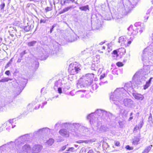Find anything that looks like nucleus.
<instances>
[{
  "instance_id": "nucleus-47",
  "label": "nucleus",
  "mask_w": 153,
  "mask_h": 153,
  "mask_svg": "<svg viewBox=\"0 0 153 153\" xmlns=\"http://www.w3.org/2000/svg\"><path fill=\"white\" fill-rule=\"evenodd\" d=\"M52 10V8L51 7H47L45 9V10H46V12H48L49 11H50Z\"/></svg>"
},
{
  "instance_id": "nucleus-41",
  "label": "nucleus",
  "mask_w": 153,
  "mask_h": 153,
  "mask_svg": "<svg viewBox=\"0 0 153 153\" xmlns=\"http://www.w3.org/2000/svg\"><path fill=\"white\" fill-rule=\"evenodd\" d=\"M16 139L15 140V145L16 146H19V145H20L21 144H23L22 143H21V141H19L17 143L16 142Z\"/></svg>"
},
{
  "instance_id": "nucleus-52",
  "label": "nucleus",
  "mask_w": 153,
  "mask_h": 153,
  "mask_svg": "<svg viewBox=\"0 0 153 153\" xmlns=\"http://www.w3.org/2000/svg\"><path fill=\"white\" fill-rule=\"evenodd\" d=\"M92 88L94 90V89L96 90L97 88V85L95 84L93 85L92 86Z\"/></svg>"
},
{
  "instance_id": "nucleus-11",
  "label": "nucleus",
  "mask_w": 153,
  "mask_h": 153,
  "mask_svg": "<svg viewBox=\"0 0 153 153\" xmlns=\"http://www.w3.org/2000/svg\"><path fill=\"white\" fill-rule=\"evenodd\" d=\"M92 82L93 79L91 78H90L85 81L84 84L83 85H81L80 83L78 84L77 87L78 88H79V86L82 88V87H84L86 86L90 85L92 84Z\"/></svg>"
},
{
  "instance_id": "nucleus-14",
  "label": "nucleus",
  "mask_w": 153,
  "mask_h": 153,
  "mask_svg": "<svg viewBox=\"0 0 153 153\" xmlns=\"http://www.w3.org/2000/svg\"><path fill=\"white\" fill-rule=\"evenodd\" d=\"M88 129L87 128L85 127L82 126L80 128V129L79 130V133H77V134H79V136L80 135L84 136L85 135V133L88 132Z\"/></svg>"
},
{
  "instance_id": "nucleus-44",
  "label": "nucleus",
  "mask_w": 153,
  "mask_h": 153,
  "mask_svg": "<svg viewBox=\"0 0 153 153\" xmlns=\"http://www.w3.org/2000/svg\"><path fill=\"white\" fill-rule=\"evenodd\" d=\"M26 53V51H24L20 53L21 58H22L24 55Z\"/></svg>"
},
{
  "instance_id": "nucleus-35",
  "label": "nucleus",
  "mask_w": 153,
  "mask_h": 153,
  "mask_svg": "<svg viewBox=\"0 0 153 153\" xmlns=\"http://www.w3.org/2000/svg\"><path fill=\"white\" fill-rule=\"evenodd\" d=\"M5 5V3L3 1H1L0 2V9L1 10H3Z\"/></svg>"
},
{
  "instance_id": "nucleus-8",
  "label": "nucleus",
  "mask_w": 153,
  "mask_h": 153,
  "mask_svg": "<svg viewBox=\"0 0 153 153\" xmlns=\"http://www.w3.org/2000/svg\"><path fill=\"white\" fill-rule=\"evenodd\" d=\"M148 48H145L143 50L142 55V60L144 62V65L145 64V63L148 62L149 60V55L148 53L149 52L148 51Z\"/></svg>"
},
{
  "instance_id": "nucleus-50",
  "label": "nucleus",
  "mask_w": 153,
  "mask_h": 153,
  "mask_svg": "<svg viewBox=\"0 0 153 153\" xmlns=\"http://www.w3.org/2000/svg\"><path fill=\"white\" fill-rule=\"evenodd\" d=\"M55 25H53L52 26L51 28L50 29V32L51 33L53 31V28L55 27Z\"/></svg>"
},
{
  "instance_id": "nucleus-33",
  "label": "nucleus",
  "mask_w": 153,
  "mask_h": 153,
  "mask_svg": "<svg viewBox=\"0 0 153 153\" xmlns=\"http://www.w3.org/2000/svg\"><path fill=\"white\" fill-rule=\"evenodd\" d=\"M33 27V26L32 27H31V26H29L28 25L27 26H25L24 27V30L25 31L27 32L29 31L30 29L32 28Z\"/></svg>"
},
{
  "instance_id": "nucleus-55",
  "label": "nucleus",
  "mask_w": 153,
  "mask_h": 153,
  "mask_svg": "<svg viewBox=\"0 0 153 153\" xmlns=\"http://www.w3.org/2000/svg\"><path fill=\"white\" fill-rule=\"evenodd\" d=\"M140 129L139 128H138V126H136L134 127V128L133 131L134 132V131H137V129Z\"/></svg>"
},
{
  "instance_id": "nucleus-25",
  "label": "nucleus",
  "mask_w": 153,
  "mask_h": 153,
  "mask_svg": "<svg viewBox=\"0 0 153 153\" xmlns=\"http://www.w3.org/2000/svg\"><path fill=\"white\" fill-rule=\"evenodd\" d=\"M73 6H71L65 8L60 12L59 13L60 14H62L68 11L70 9L72 8Z\"/></svg>"
},
{
  "instance_id": "nucleus-38",
  "label": "nucleus",
  "mask_w": 153,
  "mask_h": 153,
  "mask_svg": "<svg viewBox=\"0 0 153 153\" xmlns=\"http://www.w3.org/2000/svg\"><path fill=\"white\" fill-rule=\"evenodd\" d=\"M13 58H12L10 61L8 62V63L5 66V68L8 67L11 64L12 62L13 61Z\"/></svg>"
},
{
  "instance_id": "nucleus-51",
  "label": "nucleus",
  "mask_w": 153,
  "mask_h": 153,
  "mask_svg": "<svg viewBox=\"0 0 153 153\" xmlns=\"http://www.w3.org/2000/svg\"><path fill=\"white\" fill-rule=\"evenodd\" d=\"M5 74L8 76H9L10 74V71L9 70L6 71L5 72Z\"/></svg>"
},
{
  "instance_id": "nucleus-27",
  "label": "nucleus",
  "mask_w": 153,
  "mask_h": 153,
  "mask_svg": "<svg viewBox=\"0 0 153 153\" xmlns=\"http://www.w3.org/2000/svg\"><path fill=\"white\" fill-rule=\"evenodd\" d=\"M37 43V42L35 41H33L29 42L27 43V45L29 47H33L35 46Z\"/></svg>"
},
{
  "instance_id": "nucleus-34",
  "label": "nucleus",
  "mask_w": 153,
  "mask_h": 153,
  "mask_svg": "<svg viewBox=\"0 0 153 153\" xmlns=\"http://www.w3.org/2000/svg\"><path fill=\"white\" fill-rule=\"evenodd\" d=\"M54 141V140L53 139H50L48 140L47 141V143L49 145L51 146L53 144Z\"/></svg>"
},
{
  "instance_id": "nucleus-57",
  "label": "nucleus",
  "mask_w": 153,
  "mask_h": 153,
  "mask_svg": "<svg viewBox=\"0 0 153 153\" xmlns=\"http://www.w3.org/2000/svg\"><path fill=\"white\" fill-rule=\"evenodd\" d=\"M68 144L67 145H65V146H63L62 148V150H65L66 149V146H68Z\"/></svg>"
},
{
  "instance_id": "nucleus-19",
  "label": "nucleus",
  "mask_w": 153,
  "mask_h": 153,
  "mask_svg": "<svg viewBox=\"0 0 153 153\" xmlns=\"http://www.w3.org/2000/svg\"><path fill=\"white\" fill-rule=\"evenodd\" d=\"M77 38H79V37L76 35L73 34L68 36V40L70 42H72L77 40Z\"/></svg>"
},
{
  "instance_id": "nucleus-40",
  "label": "nucleus",
  "mask_w": 153,
  "mask_h": 153,
  "mask_svg": "<svg viewBox=\"0 0 153 153\" xmlns=\"http://www.w3.org/2000/svg\"><path fill=\"white\" fill-rule=\"evenodd\" d=\"M74 149V147L69 148V149L67 150V151L68 152H65V153H69V152H68V151L73 152Z\"/></svg>"
},
{
  "instance_id": "nucleus-53",
  "label": "nucleus",
  "mask_w": 153,
  "mask_h": 153,
  "mask_svg": "<svg viewBox=\"0 0 153 153\" xmlns=\"http://www.w3.org/2000/svg\"><path fill=\"white\" fill-rule=\"evenodd\" d=\"M58 91L59 93H62V88H59L58 89Z\"/></svg>"
},
{
  "instance_id": "nucleus-24",
  "label": "nucleus",
  "mask_w": 153,
  "mask_h": 153,
  "mask_svg": "<svg viewBox=\"0 0 153 153\" xmlns=\"http://www.w3.org/2000/svg\"><path fill=\"white\" fill-rule=\"evenodd\" d=\"M152 79V77H151L149 80L148 81L146 82V84L144 85L143 88L144 89H146L149 86L151 81Z\"/></svg>"
},
{
  "instance_id": "nucleus-56",
  "label": "nucleus",
  "mask_w": 153,
  "mask_h": 153,
  "mask_svg": "<svg viewBox=\"0 0 153 153\" xmlns=\"http://www.w3.org/2000/svg\"><path fill=\"white\" fill-rule=\"evenodd\" d=\"M111 45H112V44L111 43L108 44V45H107L108 48L109 49L111 50Z\"/></svg>"
},
{
  "instance_id": "nucleus-49",
  "label": "nucleus",
  "mask_w": 153,
  "mask_h": 153,
  "mask_svg": "<svg viewBox=\"0 0 153 153\" xmlns=\"http://www.w3.org/2000/svg\"><path fill=\"white\" fill-rule=\"evenodd\" d=\"M126 148L127 149L129 150H132L133 149L132 148V147L130 146L129 145H127L126 146Z\"/></svg>"
},
{
  "instance_id": "nucleus-29",
  "label": "nucleus",
  "mask_w": 153,
  "mask_h": 153,
  "mask_svg": "<svg viewBox=\"0 0 153 153\" xmlns=\"http://www.w3.org/2000/svg\"><path fill=\"white\" fill-rule=\"evenodd\" d=\"M108 129V128L104 126H101L99 128V130L101 132H103L107 131Z\"/></svg>"
},
{
  "instance_id": "nucleus-62",
  "label": "nucleus",
  "mask_w": 153,
  "mask_h": 153,
  "mask_svg": "<svg viewBox=\"0 0 153 153\" xmlns=\"http://www.w3.org/2000/svg\"><path fill=\"white\" fill-rule=\"evenodd\" d=\"M14 143L13 142H11L9 144V146L11 147L10 146V145H13Z\"/></svg>"
},
{
  "instance_id": "nucleus-37",
  "label": "nucleus",
  "mask_w": 153,
  "mask_h": 153,
  "mask_svg": "<svg viewBox=\"0 0 153 153\" xmlns=\"http://www.w3.org/2000/svg\"><path fill=\"white\" fill-rule=\"evenodd\" d=\"M147 48H148V51L150 53H153V46H149Z\"/></svg>"
},
{
  "instance_id": "nucleus-36",
  "label": "nucleus",
  "mask_w": 153,
  "mask_h": 153,
  "mask_svg": "<svg viewBox=\"0 0 153 153\" xmlns=\"http://www.w3.org/2000/svg\"><path fill=\"white\" fill-rule=\"evenodd\" d=\"M71 1L72 3L74 2V0H65L64 1V4H69L70 3Z\"/></svg>"
},
{
  "instance_id": "nucleus-16",
  "label": "nucleus",
  "mask_w": 153,
  "mask_h": 153,
  "mask_svg": "<svg viewBox=\"0 0 153 153\" xmlns=\"http://www.w3.org/2000/svg\"><path fill=\"white\" fill-rule=\"evenodd\" d=\"M127 41V39L126 37L122 36L119 38L118 42L120 43V45L122 46H123L124 45L126 46Z\"/></svg>"
},
{
  "instance_id": "nucleus-60",
  "label": "nucleus",
  "mask_w": 153,
  "mask_h": 153,
  "mask_svg": "<svg viewBox=\"0 0 153 153\" xmlns=\"http://www.w3.org/2000/svg\"><path fill=\"white\" fill-rule=\"evenodd\" d=\"M83 140H79L78 141H77L76 142L78 143H83Z\"/></svg>"
},
{
  "instance_id": "nucleus-22",
  "label": "nucleus",
  "mask_w": 153,
  "mask_h": 153,
  "mask_svg": "<svg viewBox=\"0 0 153 153\" xmlns=\"http://www.w3.org/2000/svg\"><path fill=\"white\" fill-rule=\"evenodd\" d=\"M151 11H152L151 13V15L153 16V9H152V7H151L148 10L146 13V15L144 17L145 18H146V20L148 19L150 13Z\"/></svg>"
},
{
  "instance_id": "nucleus-9",
  "label": "nucleus",
  "mask_w": 153,
  "mask_h": 153,
  "mask_svg": "<svg viewBox=\"0 0 153 153\" xmlns=\"http://www.w3.org/2000/svg\"><path fill=\"white\" fill-rule=\"evenodd\" d=\"M27 82V80L25 79H21L19 81V84H18V82H16V83L18 84V85H20V86H19V89H20V91H19L18 92V93L17 95H16L15 96H17L22 91V90L24 89L25 87V84L26 83V82Z\"/></svg>"
},
{
  "instance_id": "nucleus-4",
  "label": "nucleus",
  "mask_w": 153,
  "mask_h": 153,
  "mask_svg": "<svg viewBox=\"0 0 153 153\" xmlns=\"http://www.w3.org/2000/svg\"><path fill=\"white\" fill-rule=\"evenodd\" d=\"M149 72V71H147L146 73L144 72L142 69L139 70L133 76L132 78L133 82L137 84H140L142 81L145 80L146 78L144 76Z\"/></svg>"
},
{
  "instance_id": "nucleus-1",
  "label": "nucleus",
  "mask_w": 153,
  "mask_h": 153,
  "mask_svg": "<svg viewBox=\"0 0 153 153\" xmlns=\"http://www.w3.org/2000/svg\"><path fill=\"white\" fill-rule=\"evenodd\" d=\"M126 94V91L124 88H117L111 93L110 99L114 102V104L118 105L119 103L121 101L123 97H125Z\"/></svg>"
},
{
  "instance_id": "nucleus-28",
  "label": "nucleus",
  "mask_w": 153,
  "mask_h": 153,
  "mask_svg": "<svg viewBox=\"0 0 153 153\" xmlns=\"http://www.w3.org/2000/svg\"><path fill=\"white\" fill-rule=\"evenodd\" d=\"M12 78H9L8 77H4L0 80V82H7L9 81L12 80Z\"/></svg>"
},
{
  "instance_id": "nucleus-63",
  "label": "nucleus",
  "mask_w": 153,
  "mask_h": 153,
  "mask_svg": "<svg viewBox=\"0 0 153 153\" xmlns=\"http://www.w3.org/2000/svg\"><path fill=\"white\" fill-rule=\"evenodd\" d=\"M22 59V58L21 59L19 58L17 60V62H21V60Z\"/></svg>"
},
{
  "instance_id": "nucleus-2",
  "label": "nucleus",
  "mask_w": 153,
  "mask_h": 153,
  "mask_svg": "<svg viewBox=\"0 0 153 153\" xmlns=\"http://www.w3.org/2000/svg\"><path fill=\"white\" fill-rule=\"evenodd\" d=\"M108 115V113L105 111L100 109L97 110L94 113H91L87 116V118L90 119V122L92 126L97 127L98 124L97 123V118L95 117L96 115L104 117Z\"/></svg>"
},
{
  "instance_id": "nucleus-17",
  "label": "nucleus",
  "mask_w": 153,
  "mask_h": 153,
  "mask_svg": "<svg viewBox=\"0 0 153 153\" xmlns=\"http://www.w3.org/2000/svg\"><path fill=\"white\" fill-rule=\"evenodd\" d=\"M132 26H130L128 28V33L129 34H132L133 35H135L138 33L139 28H136L135 30H134L132 29Z\"/></svg>"
},
{
  "instance_id": "nucleus-58",
  "label": "nucleus",
  "mask_w": 153,
  "mask_h": 153,
  "mask_svg": "<svg viewBox=\"0 0 153 153\" xmlns=\"http://www.w3.org/2000/svg\"><path fill=\"white\" fill-rule=\"evenodd\" d=\"M120 143L118 141H117L115 142V145L116 146H119Z\"/></svg>"
},
{
  "instance_id": "nucleus-54",
  "label": "nucleus",
  "mask_w": 153,
  "mask_h": 153,
  "mask_svg": "<svg viewBox=\"0 0 153 153\" xmlns=\"http://www.w3.org/2000/svg\"><path fill=\"white\" fill-rule=\"evenodd\" d=\"M131 40H129V41H128L127 40V44H126V46H128V45H130V44H131Z\"/></svg>"
},
{
  "instance_id": "nucleus-43",
  "label": "nucleus",
  "mask_w": 153,
  "mask_h": 153,
  "mask_svg": "<svg viewBox=\"0 0 153 153\" xmlns=\"http://www.w3.org/2000/svg\"><path fill=\"white\" fill-rule=\"evenodd\" d=\"M55 53L57 54L59 53V50L58 47L56 48L54 50Z\"/></svg>"
},
{
  "instance_id": "nucleus-31",
  "label": "nucleus",
  "mask_w": 153,
  "mask_h": 153,
  "mask_svg": "<svg viewBox=\"0 0 153 153\" xmlns=\"http://www.w3.org/2000/svg\"><path fill=\"white\" fill-rule=\"evenodd\" d=\"M17 31L15 27H10L9 32L11 33H15Z\"/></svg>"
},
{
  "instance_id": "nucleus-59",
  "label": "nucleus",
  "mask_w": 153,
  "mask_h": 153,
  "mask_svg": "<svg viewBox=\"0 0 153 153\" xmlns=\"http://www.w3.org/2000/svg\"><path fill=\"white\" fill-rule=\"evenodd\" d=\"M87 153H94V152L92 149L89 150Z\"/></svg>"
},
{
  "instance_id": "nucleus-3",
  "label": "nucleus",
  "mask_w": 153,
  "mask_h": 153,
  "mask_svg": "<svg viewBox=\"0 0 153 153\" xmlns=\"http://www.w3.org/2000/svg\"><path fill=\"white\" fill-rule=\"evenodd\" d=\"M62 125V126L65 127V128H68L69 131H71L70 134H73L74 136H77L79 137V135L77 134V133H76V131L79 128V127H81L82 126L81 124L78 123H64L61 124V123L58 122L56 124L55 126V128L58 127Z\"/></svg>"
},
{
  "instance_id": "nucleus-20",
  "label": "nucleus",
  "mask_w": 153,
  "mask_h": 153,
  "mask_svg": "<svg viewBox=\"0 0 153 153\" xmlns=\"http://www.w3.org/2000/svg\"><path fill=\"white\" fill-rule=\"evenodd\" d=\"M132 94L134 98L137 100H142L144 98L143 96L140 94L134 93Z\"/></svg>"
},
{
  "instance_id": "nucleus-12",
  "label": "nucleus",
  "mask_w": 153,
  "mask_h": 153,
  "mask_svg": "<svg viewBox=\"0 0 153 153\" xmlns=\"http://www.w3.org/2000/svg\"><path fill=\"white\" fill-rule=\"evenodd\" d=\"M125 106L126 107H131L133 104V101L130 99L126 98L123 101Z\"/></svg>"
},
{
  "instance_id": "nucleus-46",
  "label": "nucleus",
  "mask_w": 153,
  "mask_h": 153,
  "mask_svg": "<svg viewBox=\"0 0 153 153\" xmlns=\"http://www.w3.org/2000/svg\"><path fill=\"white\" fill-rule=\"evenodd\" d=\"M105 74H103L100 75V80H101L102 79L104 78L105 76Z\"/></svg>"
},
{
  "instance_id": "nucleus-5",
  "label": "nucleus",
  "mask_w": 153,
  "mask_h": 153,
  "mask_svg": "<svg viewBox=\"0 0 153 153\" xmlns=\"http://www.w3.org/2000/svg\"><path fill=\"white\" fill-rule=\"evenodd\" d=\"M76 64V63L75 62L74 64H71L69 65L68 71L71 74H76L80 70L79 66Z\"/></svg>"
},
{
  "instance_id": "nucleus-42",
  "label": "nucleus",
  "mask_w": 153,
  "mask_h": 153,
  "mask_svg": "<svg viewBox=\"0 0 153 153\" xmlns=\"http://www.w3.org/2000/svg\"><path fill=\"white\" fill-rule=\"evenodd\" d=\"M118 67H121L123 65V64L122 62H118L116 63Z\"/></svg>"
},
{
  "instance_id": "nucleus-48",
  "label": "nucleus",
  "mask_w": 153,
  "mask_h": 153,
  "mask_svg": "<svg viewBox=\"0 0 153 153\" xmlns=\"http://www.w3.org/2000/svg\"><path fill=\"white\" fill-rule=\"evenodd\" d=\"M144 27H143L142 28H141L140 30H139V29L138 31H139L140 34H141L143 32V30H144Z\"/></svg>"
},
{
  "instance_id": "nucleus-13",
  "label": "nucleus",
  "mask_w": 153,
  "mask_h": 153,
  "mask_svg": "<svg viewBox=\"0 0 153 153\" xmlns=\"http://www.w3.org/2000/svg\"><path fill=\"white\" fill-rule=\"evenodd\" d=\"M68 129V131H67L66 129L64 128L60 130L59 132L60 134L62 136L66 137H68L71 131H69V129Z\"/></svg>"
},
{
  "instance_id": "nucleus-64",
  "label": "nucleus",
  "mask_w": 153,
  "mask_h": 153,
  "mask_svg": "<svg viewBox=\"0 0 153 153\" xmlns=\"http://www.w3.org/2000/svg\"><path fill=\"white\" fill-rule=\"evenodd\" d=\"M89 141L88 140H83V143H88V142Z\"/></svg>"
},
{
  "instance_id": "nucleus-26",
  "label": "nucleus",
  "mask_w": 153,
  "mask_h": 153,
  "mask_svg": "<svg viewBox=\"0 0 153 153\" xmlns=\"http://www.w3.org/2000/svg\"><path fill=\"white\" fill-rule=\"evenodd\" d=\"M152 147V145H150L146 147L142 153H148L151 150Z\"/></svg>"
},
{
  "instance_id": "nucleus-7",
  "label": "nucleus",
  "mask_w": 153,
  "mask_h": 153,
  "mask_svg": "<svg viewBox=\"0 0 153 153\" xmlns=\"http://www.w3.org/2000/svg\"><path fill=\"white\" fill-rule=\"evenodd\" d=\"M31 148L30 145L27 144L24 145L21 149H17V153H29L30 152Z\"/></svg>"
},
{
  "instance_id": "nucleus-6",
  "label": "nucleus",
  "mask_w": 153,
  "mask_h": 153,
  "mask_svg": "<svg viewBox=\"0 0 153 153\" xmlns=\"http://www.w3.org/2000/svg\"><path fill=\"white\" fill-rule=\"evenodd\" d=\"M137 4V1L136 0L133 1H132L131 2H128V3L125 7V10L124 12V14L125 15L127 14L128 13H129L132 10V9L135 7V6Z\"/></svg>"
},
{
  "instance_id": "nucleus-15",
  "label": "nucleus",
  "mask_w": 153,
  "mask_h": 153,
  "mask_svg": "<svg viewBox=\"0 0 153 153\" xmlns=\"http://www.w3.org/2000/svg\"><path fill=\"white\" fill-rule=\"evenodd\" d=\"M42 149V146L41 145H35L32 148L33 153H38Z\"/></svg>"
},
{
  "instance_id": "nucleus-23",
  "label": "nucleus",
  "mask_w": 153,
  "mask_h": 153,
  "mask_svg": "<svg viewBox=\"0 0 153 153\" xmlns=\"http://www.w3.org/2000/svg\"><path fill=\"white\" fill-rule=\"evenodd\" d=\"M50 129L47 128H43L42 129H39L37 131L35 132L34 133L37 134V133H38V132H43L47 133L48 132V131H50Z\"/></svg>"
},
{
  "instance_id": "nucleus-39",
  "label": "nucleus",
  "mask_w": 153,
  "mask_h": 153,
  "mask_svg": "<svg viewBox=\"0 0 153 153\" xmlns=\"http://www.w3.org/2000/svg\"><path fill=\"white\" fill-rule=\"evenodd\" d=\"M143 120H142V121L140 122L139 124L138 125V128H139L140 129L143 126Z\"/></svg>"
},
{
  "instance_id": "nucleus-18",
  "label": "nucleus",
  "mask_w": 153,
  "mask_h": 153,
  "mask_svg": "<svg viewBox=\"0 0 153 153\" xmlns=\"http://www.w3.org/2000/svg\"><path fill=\"white\" fill-rule=\"evenodd\" d=\"M124 89L126 91V93L127 91H130L133 89L132 88V84L131 82H128L125 84L124 86Z\"/></svg>"
},
{
  "instance_id": "nucleus-21",
  "label": "nucleus",
  "mask_w": 153,
  "mask_h": 153,
  "mask_svg": "<svg viewBox=\"0 0 153 153\" xmlns=\"http://www.w3.org/2000/svg\"><path fill=\"white\" fill-rule=\"evenodd\" d=\"M122 52V54H124L126 53V50L124 48H120L118 51L117 50H114L113 51V53L116 56H118V53Z\"/></svg>"
},
{
  "instance_id": "nucleus-45",
  "label": "nucleus",
  "mask_w": 153,
  "mask_h": 153,
  "mask_svg": "<svg viewBox=\"0 0 153 153\" xmlns=\"http://www.w3.org/2000/svg\"><path fill=\"white\" fill-rule=\"evenodd\" d=\"M48 20L47 19H41L40 20V23H45L46 21Z\"/></svg>"
},
{
  "instance_id": "nucleus-30",
  "label": "nucleus",
  "mask_w": 153,
  "mask_h": 153,
  "mask_svg": "<svg viewBox=\"0 0 153 153\" xmlns=\"http://www.w3.org/2000/svg\"><path fill=\"white\" fill-rule=\"evenodd\" d=\"M140 140V138L138 137H135L133 140V143L134 145H137Z\"/></svg>"
},
{
  "instance_id": "nucleus-10",
  "label": "nucleus",
  "mask_w": 153,
  "mask_h": 153,
  "mask_svg": "<svg viewBox=\"0 0 153 153\" xmlns=\"http://www.w3.org/2000/svg\"><path fill=\"white\" fill-rule=\"evenodd\" d=\"M30 137V134H26L16 139V142L17 143L19 141H21V143H24L25 142L29 140Z\"/></svg>"
},
{
  "instance_id": "nucleus-61",
  "label": "nucleus",
  "mask_w": 153,
  "mask_h": 153,
  "mask_svg": "<svg viewBox=\"0 0 153 153\" xmlns=\"http://www.w3.org/2000/svg\"><path fill=\"white\" fill-rule=\"evenodd\" d=\"M13 120H14L13 119L10 120H9V123H12L13 122Z\"/></svg>"
},
{
  "instance_id": "nucleus-32",
  "label": "nucleus",
  "mask_w": 153,
  "mask_h": 153,
  "mask_svg": "<svg viewBox=\"0 0 153 153\" xmlns=\"http://www.w3.org/2000/svg\"><path fill=\"white\" fill-rule=\"evenodd\" d=\"M79 9L81 10L86 11L87 10L89 9V6L88 5H87L81 7H79Z\"/></svg>"
}]
</instances>
